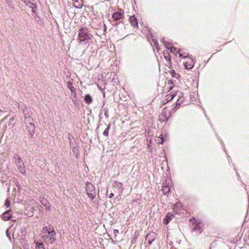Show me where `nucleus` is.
Wrapping results in <instances>:
<instances>
[{
    "label": "nucleus",
    "mask_w": 249,
    "mask_h": 249,
    "mask_svg": "<svg viewBox=\"0 0 249 249\" xmlns=\"http://www.w3.org/2000/svg\"><path fill=\"white\" fill-rule=\"evenodd\" d=\"M22 111L24 115V119L28 118V117H30L33 115L32 111L28 110L26 107H25L23 109H22Z\"/></svg>",
    "instance_id": "nucleus-9"
},
{
    "label": "nucleus",
    "mask_w": 249,
    "mask_h": 249,
    "mask_svg": "<svg viewBox=\"0 0 249 249\" xmlns=\"http://www.w3.org/2000/svg\"><path fill=\"white\" fill-rule=\"evenodd\" d=\"M194 63L193 60L190 59L188 61L184 62V66L186 69H191L194 66Z\"/></svg>",
    "instance_id": "nucleus-12"
},
{
    "label": "nucleus",
    "mask_w": 249,
    "mask_h": 249,
    "mask_svg": "<svg viewBox=\"0 0 249 249\" xmlns=\"http://www.w3.org/2000/svg\"><path fill=\"white\" fill-rule=\"evenodd\" d=\"M170 50L171 52L174 53L175 54H177L179 52L178 50H177V49L173 46L170 47Z\"/></svg>",
    "instance_id": "nucleus-22"
},
{
    "label": "nucleus",
    "mask_w": 249,
    "mask_h": 249,
    "mask_svg": "<svg viewBox=\"0 0 249 249\" xmlns=\"http://www.w3.org/2000/svg\"><path fill=\"white\" fill-rule=\"evenodd\" d=\"M179 53V56L180 58L182 57V58H186L187 57H188V56H183V54L181 53H180L179 51L178 52Z\"/></svg>",
    "instance_id": "nucleus-31"
},
{
    "label": "nucleus",
    "mask_w": 249,
    "mask_h": 249,
    "mask_svg": "<svg viewBox=\"0 0 249 249\" xmlns=\"http://www.w3.org/2000/svg\"><path fill=\"white\" fill-rule=\"evenodd\" d=\"M172 72L171 74L173 77H176L177 78H178V77H179V75L178 74H177L174 70H172Z\"/></svg>",
    "instance_id": "nucleus-26"
},
{
    "label": "nucleus",
    "mask_w": 249,
    "mask_h": 249,
    "mask_svg": "<svg viewBox=\"0 0 249 249\" xmlns=\"http://www.w3.org/2000/svg\"><path fill=\"white\" fill-rule=\"evenodd\" d=\"M84 101L86 103L89 104L92 101V97L89 94H87L85 96Z\"/></svg>",
    "instance_id": "nucleus-15"
},
{
    "label": "nucleus",
    "mask_w": 249,
    "mask_h": 249,
    "mask_svg": "<svg viewBox=\"0 0 249 249\" xmlns=\"http://www.w3.org/2000/svg\"><path fill=\"white\" fill-rule=\"evenodd\" d=\"M14 120V118H10L9 121L11 122H12Z\"/></svg>",
    "instance_id": "nucleus-39"
},
{
    "label": "nucleus",
    "mask_w": 249,
    "mask_h": 249,
    "mask_svg": "<svg viewBox=\"0 0 249 249\" xmlns=\"http://www.w3.org/2000/svg\"><path fill=\"white\" fill-rule=\"evenodd\" d=\"M9 8H11L12 9H14V4L12 1V0H5Z\"/></svg>",
    "instance_id": "nucleus-19"
},
{
    "label": "nucleus",
    "mask_w": 249,
    "mask_h": 249,
    "mask_svg": "<svg viewBox=\"0 0 249 249\" xmlns=\"http://www.w3.org/2000/svg\"><path fill=\"white\" fill-rule=\"evenodd\" d=\"M86 192L88 196L92 200L94 198L95 196V188L93 185L89 182L86 183Z\"/></svg>",
    "instance_id": "nucleus-5"
},
{
    "label": "nucleus",
    "mask_w": 249,
    "mask_h": 249,
    "mask_svg": "<svg viewBox=\"0 0 249 249\" xmlns=\"http://www.w3.org/2000/svg\"><path fill=\"white\" fill-rule=\"evenodd\" d=\"M124 12H115L112 14V18L114 20H118L122 18Z\"/></svg>",
    "instance_id": "nucleus-8"
},
{
    "label": "nucleus",
    "mask_w": 249,
    "mask_h": 249,
    "mask_svg": "<svg viewBox=\"0 0 249 249\" xmlns=\"http://www.w3.org/2000/svg\"><path fill=\"white\" fill-rule=\"evenodd\" d=\"M161 140L159 142V143H162L163 142V141H164L163 140V139H162V138H161Z\"/></svg>",
    "instance_id": "nucleus-38"
},
{
    "label": "nucleus",
    "mask_w": 249,
    "mask_h": 249,
    "mask_svg": "<svg viewBox=\"0 0 249 249\" xmlns=\"http://www.w3.org/2000/svg\"><path fill=\"white\" fill-rule=\"evenodd\" d=\"M1 218L5 221L10 219L11 218V210H9L5 212L1 215Z\"/></svg>",
    "instance_id": "nucleus-7"
},
{
    "label": "nucleus",
    "mask_w": 249,
    "mask_h": 249,
    "mask_svg": "<svg viewBox=\"0 0 249 249\" xmlns=\"http://www.w3.org/2000/svg\"><path fill=\"white\" fill-rule=\"evenodd\" d=\"M36 249H45L43 246V243H38L37 242H36Z\"/></svg>",
    "instance_id": "nucleus-18"
},
{
    "label": "nucleus",
    "mask_w": 249,
    "mask_h": 249,
    "mask_svg": "<svg viewBox=\"0 0 249 249\" xmlns=\"http://www.w3.org/2000/svg\"><path fill=\"white\" fill-rule=\"evenodd\" d=\"M74 7H76V8H81L82 7V5H79V6L74 5Z\"/></svg>",
    "instance_id": "nucleus-36"
},
{
    "label": "nucleus",
    "mask_w": 249,
    "mask_h": 249,
    "mask_svg": "<svg viewBox=\"0 0 249 249\" xmlns=\"http://www.w3.org/2000/svg\"><path fill=\"white\" fill-rule=\"evenodd\" d=\"M113 196H114V194L111 193V194H110V195L109 196V197L110 198L112 197H113Z\"/></svg>",
    "instance_id": "nucleus-34"
},
{
    "label": "nucleus",
    "mask_w": 249,
    "mask_h": 249,
    "mask_svg": "<svg viewBox=\"0 0 249 249\" xmlns=\"http://www.w3.org/2000/svg\"><path fill=\"white\" fill-rule=\"evenodd\" d=\"M168 84H173V82H172V81L171 80H169L168 81Z\"/></svg>",
    "instance_id": "nucleus-35"
},
{
    "label": "nucleus",
    "mask_w": 249,
    "mask_h": 249,
    "mask_svg": "<svg viewBox=\"0 0 249 249\" xmlns=\"http://www.w3.org/2000/svg\"><path fill=\"white\" fill-rule=\"evenodd\" d=\"M173 86H170V87H169V89H173Z\"/></svg>",
    "instance_id": "nucleus-40"
},
{
    "label": "nucleus",
    "mask_w": 249,
    "mask_h": 249,
    "mask_svg": "<svg viewBox=\"0 0 249 249\" xmlns=\"http://www.w3.org/2000/svg\"><path fill=\"white\" fill-rule=\"evenodd\" d=\"M145 240H148V243L150 245L155 240V238L153 236H150V234H147L146 236Z\"/></svg>",
    "instance_id": "nucleus-14"
},
{
    "label": "nucleus",
    "mask_w": 249,
    "mask_h": 249,
    "mask_svg": "<svg viewBox=\"0 0 249 249\" xmlns=\"http://www.w3.org/2000/svg\"><path fill=\"white\" fill-rule=\"evenodd\" d=\"M16 186L18 188V189H20V186L19 184L18 183V182H16Z\"/></svg>",
    "instance_id": "nucleus-33"
},
{
    "label": "nucleus",
    "mask_w": 249,
    "mask_h": 249,
    "mask_svg": "<svg viewBox=\"0 0 249 249\" xmlns=\"http://www.w3.org/2000/svg\"><path fill=\"white\" fill-rule=\"evenodd\" d=\"M39 200L40 202L42 203V204L44 205L47 210H49L50 209V205L49 204L48 201L46 199L40 197L39 198Z\"/></svg>",
    "instance_id": "nucleus-11"
},
{
    "label": "nucleus",
    "mask_w": 249,
    "mask_h": 249,
    "mask_svg": "<svg viewBox=\"0 0 249 249\" xmlns=\"http://www.w3.org/2000/svg\"><path fill=\"white\" fill-rule=\"evenodd\" d=\"M177 206H178V204H177H177H175V205H174V206H173V210H174V211H175V209H176V208L177 207Z\"/></svg>",
    "instance_id": "nucleus-32"
},
{
    "label": "nucleus",
    "mask_w": 249,
    "mask_h": 249,
    "mask_svg": "<svg viewBox=\"0 0 249 249\" xmlns=\"http://www.w3.org/2000/svg\"><path fill=\"white\" fill-rule=\"evenodd\" d=\"M79 42L87 44L92 36L87 28H82L78 30Z\"/></svg>",
    "instance_id": "nucleus-2"
},
{
    "label": "nucleus",
    "mask_w": 249,
    "mask_h": 249,
    "mask_svg": "<svg viewBox=\"0 0 249 249\" xmlns=\"http://www.w3.org/2000/svg\"><path fill=\"white\" fill-rule=\"evenodd\" d=\"M162 43L164 45L165 48H166L168 50H170V48L168 47V46L171 45L170 43L166 42L164 38L162 39Z\"/></svg>",
    "instance_id": "nucleus-25"
},
{
    "label": "nucleus",
    "mask_w": 249,
    "mask_h": 249,
    "mask_svg": "<svg viewBox=\"0 0 249 249\" xmlns=\"http://www.w3.org/2000/svg\"><path fill=\"white\" fill-rule=\"evenodd\" d=\"M192 229L193 231H196V230H200L199 225L198 223L195 224L194 225H193V227L192 228Z\"/></svg>",
    "instance_id": "nucleus-23"
},
{
    "label": "nucleus",
    "mask_w": 249,
    "mask_h": 249,
    "mask_svg": "<svg viewBox=\"0 0 249 249\" xmlns=\"http://www.w3.org/2000/svg\"><path fill=\"white\" fill-rule=\"evenodd\" d=\"M164 56L167 60L169 61L171 60V56L168 52L164 53Z\"/></svg>",
    "instance_id": "nucleus-21"
},
{
    "label": "nucleus",
    "mask_w": 249,
    "mask_h": 249,
    "mask_svg": "<svg viewBox=\"0 0 249 249\" xmlns=\"http://www.w3.org/2000/svg\"><path fill=\"white\" fill-rule=\"evenodd\" d=\"M110 128V124H109L107 127L105 129L103 132V135L106 137H107L108 136V131Z\"/></svg>",
    "instance_id": "nucleus-20"
},
{
    "label": "nucleus",
    "mask_w": 249,
    "mask_h": 249,
    "mask_svg": "<svg viewBox=\"0 0 249 249\" xmlns=\"http://www.w3.org/2000/svg\"><path fill=\"white\" fill-rule=\"evenodd\" d=\"M161 191L162 192V193L164 195L167 194L170 191V188L168 186H164L162 187L161 189Z\"/></svg>",
    "instance_id": "nucleus-17"
},
{
    "label": "nucleus",
    "mask_w": 249,
    "mask_h": 249,
    "mask_svg": "<svg viewBox=\"0 0 249 249\" xmlns=\"http://www.w3.org/2000/svg\"><path fill=\"white\" fill-rule=\"evenodd\" d=\"M129 21L132 26H133L134 27H138V20L134 16L130 17Z\"/></svg>",
    "instance_id": "nucleus-10"
},
{
    "label": "nucleus",
    "mask_w": 249,
    "mask_h": 249,
    "mask_svg": "<svg viewBox=\"0 0 249 249\" xmlns=\"http://www.w3.org/2000/svg\"><path fill=\"white\" fill-rule=\"evenodd\" d=\"M152 40L153 42V43H154V44L156 46V49L158 50V51H159V50L160 49V48H159V43H158L157 40L155 39H152Z\"/></svg>",
    "instance_id": "nucleus-24"
},
{
    "label": "nucleus",
    "mask_w": 249,
    "mask_h": 249,
    "mask_svg": "<svg viewBox=\"0 0 249 249\" xmlns=\"http://www.w3.org/2000/svg\"><path fill=\"white\" fill-rule=\"evenodd\" d=\"M183 98H179L176 102V105L174 108V109L176 110L178 109L180 107L181 104L183 103Z\"/></svg>",
    "instance_id": "nucleus-13"
},
{
    "label": "nucleus",
    "mask_w": 249,
    "mask_h": 249,
    "mask_svg": "<svg viewBox=\"0 0 249 249\" xmlns=\"http://www.w3.org/2000/svg\"><path fill=\"white\" fill-rule=\"evenodd\" d=\"M105 116H106V118H108V110L106 108L105 112Z\"/></svg>",
    "instance_id": "nucleus-28"
},
{
    "label": "nucleus",
    "mask_w": 249,
    "mask_h": 249,
    "mask_svg": "<svg viewBox=\"0 0 249 249\" xmlns=\"http://www.w3.org/2000/svg\"><path fill=\"white\" fill-rule=\"evenodd\" d=\"M68 88L71 90V92L75 93V89L72 86V84L70 81L67 83Z\"/></svg>",
    "instance_id": "nucleus-16"
},
{
    "label": "nucleus",
    "mask_w": 249,
    "mask_h": 249,
    "mask_svg": "<svg viewBox=\"0 0 249 249\" xmlns=\"http://www.w3.org/2000/svg\"><path fill=\"white\" fill-rule=\"evenodd\" d=\"M113 232H114V235L115 236V237H116L117 234L119 233V231L116 229L114 230Z\"/></svg>",
    "instance_id": "nucleus-29"
},
{
    "label": "nucleus",
    "mask_w": 249,
    "mask_h": 249,
    "mask_svg": "<svg viewBox=\"0 0 249 249\" xmlns=\"http://www.w3.org/2000/svg\"><path fill=\"white\" fill-rule=\"evenodd\" d=\"M15 159V162L17 166L18 171L20 173L24 174L26 173V169L24 164L21 158L17 154H15L14 156Z\"/></svg>",
    "instance_id": "nucleus-3"
},
{
    "label": "nucleus",
    "mask_w": 249,
    "mask_h": 249,
    "mask_svg": "<svg viewBox=\"0 0 249 249\" xmlns=\"http://www.w3.org/2000/svg\"><path fill=\"white\" fill-rule=\"evenodd\" d=\"M24 122L26 125L27 129L30 134L33 136L35 131V127L34 123V119L32 116L24 119Z\"/></svg>",
    "instance_id": "nucleus-4"
},
{
    "label": "nucleus",
    "mask_w": 249,
    "mask_h": 249,
    "mask_svg": "<svg viewBox=\"0 0 249 249\" xmlns=\"http://www.w3.org/2000/svg\"><path fill=\"white\" fill-rule=\"evenodd\" d=\"M6 235L7 236V237H8L9 239L11 241V236L9 234V233H8V230H7L6 231Z\"/></svg>",
    "instance_id": "nucleus-30"
},
{
    "label": "nucleus",
    "mask_w": 249,
    "mask_h": 249,
    "mask_svg": "<svg viewBox=\"0 0 249 249\" xmlns=\"http://www.w3.org/2000/svg\"><path fill=\"white\" fill-rule=\"evenodd\" d=\"M174 217V215L173 214L170 213H167L163 219V223L166 225L168 224Z\"/></svg>",
    "instance_id": "nucleus-6"
},
{
    "label": "nucleus",
    "mask_w": 249,
    "mask_h": 249,
    "mask_svg": "<svg viewBox=\"0 0 249 249\" xmlns=\"http://www.w3.org/2000/svg\"><path fill=\"white\" fill-rule=\"evenodd\" d=\"M18 108L19 109L21 108L20 107V106H18Z\"/></svg>",
    "instance_id": "nucleus-41"
},
{
    "label": "nucleus",
    "mask_w": 249,
    "mask_h": 249,
    "mask_svg": "<svg viewBox=\"0 0 249 249\" xmlns=\"http://www.w3.org/2000/svg\"><path fill=\"white\" fill-rule=\"evenodd\" d=\"M5 206L8 208L10 206V200L8 198H7L6 200V201H5Z\"/></svg>",
    "instance_id": "nucleus-27"
},
{
    "label": "nucleus",
    "mask_w": 249,
    "mask_h": 249,
    "mask_svg": "<svg viewBox=\"0 0 249 249\" xmlns=\"http://www.w3.org/2000/svg\"><path fill=\"white\" fill-rule=\"evenodd\" d=\"M41 237L46 243L52 244L55 240V232L51 228L44 227L41 232Z\"/></svg>",
    "instance_id": "nucleus-1"
},
{
    "label": "nucleus",
    "mask_w": 249,
    "mask_h": 249,
    "mask_svg": "<svg viewBox=\"0 0 249 249\" xmlns=\"http://www.w3.org/2000/svg\"><path fill=\"white\" fill-rule=\"evenodd\" d=\"M175 96V94L171 95V98L170 100L173 99Z\"/></svg>",
    "instance_id": "nucleus-37"
}]
</instances>
